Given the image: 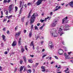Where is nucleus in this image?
<instances>
[{
	"label": "nucleus",
	"mask_w": 73,
	"mask_h": 73,
	"mask_svg": "<svg viewBox=\"0 0 73 73\" xmlns=\"http://www.w3.org/2000/svg\"><path fill=\"white\" fill-rule=\"evenodd\" d=\"M50 35L54 36L56 37L57 36L58 34L56 32V30L55 29H52L51 30H50Z\"/></svg>",
	"instance_id": "obj_1"
},
{
	"label": "nucleus",
	"mask_w": 73,
	"mask_h": 73,
	"mask_svg": "<svg viewBox=\"0 0 73 73\" xmlns=\"http://www.w3.org/2000/svg\"><path fill=\"white\" fill-rule=\"evenodd\" d=\"M36 16H38V14H35V13H34L33 14V15L31 16V19H30V25H32V23H34V21L35 19V17Z\"/></svg>",
	"instance_id": "obj_2"
},
{
	"label": "nucleus",
	"mask_w": 73,
	"mask_h": 73,
	"mask_svg": "<svg viewBox=\"0 0 73 73\" xmlns=\"http://www.w3.org/2000/svg\"><path fill=\"white\" fill-rule=\"evenodd\" d=\"M14 8V6L13 4L9 5V13H12L13 12V9Z\"/></svg>",
	"instance_id": "obj_3"
},
{
	"label": "nucleus",
	"mask_w": 73,
	"mask_h": 73,
	"mask_svg": "<svg viewBox=\"0 0 73 73\" xmlns=\"http://www.w3.org/2000/svg\"><path fill=\"white\" fill-rule=\"evenodd\" d=\"M48 46L49 47V48H50L51 49H52V48H54V46L52 44V42L50 41L49 42V43H48Z\"/></svg>",
	"instance_id": "obj_4"
},
{
	"label": "nucleus",
	"mask_w": 73,
	"mask_h": 73,
	"mask_svg": "<svg viewBox=\"0 0 73 73\" xmlns=\"http://www.w3.org/2000/svg\"><path fill=\"white\" fill-rule=\"evenodd\" d=\"M58 33H60V36H62V34H64V33L63 31H62V29H61V27L58 31Z\"/></svg>",
	"instance_id": "obj_5"
},
{
	"label": "nucleus",
	"mask_w": 73,
	"mask_h": 73,
	"mask_svg": "<svg viewBox=\"0 0 73 73\" xmlns=\"http://www.w3.org/2000/svg\"><path fill=\"white\" fill-rule=\"evenodd\" d=\"M57 22V21H56V20H54V21H53L52 23V24H51V26H52V27H54V26H55Z\"/></svg>",
	"instance_id": "obj_6"
},
{
	"label": "nucleus",
	"mask_w": 73,
	"mask_h": 73,
	"mask_svg": "<svg viewBox=\"0 0 73 73\" xmlns=\"http://www.w3.org/2000/svg\"><path fill=\"white\" fill-rule=\"evenodd\" d=\"M68 18V17H66L65 18H64L62 20V23L63 24L64 23H66L68 22V21L66 19Z\"/></svg>",
	"instance_id": "obj_7"
},
{
	"label": "nucleus",
	"mask_w": 73,
	"mask_h": 73,
	"mask_svg": "<svg viewBox=\"0 0 73 73\" xmlns=\"http://www.w3.org/2000/svg\"><path fill=\"white\" fill-rule=\"evenodd\" d=\"M42 1H43V0H39L37 1L36 3V4L37 5H39L42 3Z\"/></svg>",
	"instance_id": "obj_8"
},
{
	"label": "nucleus",
	"mask_w": 73,
	"mask_h": 73,
	"mask_svg": "<svg viewBox=\"0 0 73 73\" xmlns=\"http://www.w3.org/2000/svg\"><path fill=\"white\" fill-rule=\"evenodd\" d=\"M21 34V33L20 31L17 33L15 34V38H16V37H18Z\"/></svg>",
	"instance_id": "obj_9"
},
{
	"label": "nucleus",
	"mask_w": 73,
	"mask_h": 73,
	"mask_svg": "<svg viewBox=\"0 0 73 73\" xmlns=\"http://www.w3.org/2000/svg\"><path fill=\"white\" fill-rule=\"evenodd\" d=\"M63 52V51L61 49H60L59 50V51H58V53L59 54L61 55V54H62Z\"/></svg>",
	"instance_id": "obj_10"
},
{
	"label": "nucleus",
	"mask_w": 73,
	"mask_h": 73,
	"mask_svg": "<svg viewBox=\"0 0 73 73\" xmlns=\"http://www.w3.org/2000/svg\"><path fill=\"white\" fill-rule=\"evenodd\" d=\"M64 55L65 57V58L70 59V57H69V56L67 55V54H66V53H64Z\"/></svg>",
	"instance_id": "obj_11"
},
{
	"label": "nucleus",
	"mask_w": 73,
	"mask_h": 73,
	"mask_svg": "<svg viewBox=\"0 0 73 73\" xmlns=\"http://www.w3.org/2000/svg\"><path fill=\"white\" fill-rule=\"evenodd\" d=\"M69 5L72 8H73V1H71L69 3Z\"/></svg>",
	"instance_id": "obj_12"
},
{
	"label": "nucleus",
	"mask_w": 73,
	"mask_h": 73,
	"mask_svg": "<svg viewBox=\"0 0 73 73\" xmlns=\"http://www.w3.org/2000/svg\"><path fill=\"white\" fill-rule=\"evenodd\" d=\"M17 42L16 41H14L13 42V43L12 44V46L13 47V46H15Z\"/></svg>",
	"instance_id": "obj_13"
},
{
	"label": "nucleus",
	"mask_w": 73,
	"mask_h": 73,
	"mask_svg": "<svg viewBox=\"0 0 73 73\" xmlns=\"http://www.w3.org/2000/svg\"><path fill=\"white\" fill-rule=\"evenodd\" d=\"M21 38H19V39L18 44L19 46L21 45Z\"/></svg>",
	"instance_id": "obj_14"
},
{
	"label": "nucleus",
	"mask_w": 73,
	"mask_h": 73,
	"mask_svg": "<svg viewBox=\"0 0 73 73\" xmlns=\"http://www.w3.org/2000/svg\"><path fill=\"white\" fill-rule=\"evenodd\" d=\"M2 37L3 38V39L4 41H5L6 40L5 39V36L4 35H3Z\"/></svg>",
	"instance_id": "obj_15"
},
{
	"label": "nucleus",
	"mask_w": 73,
	"mask_h": 73,
	"mask_svg": "<svg viewBox=\"0 0 73 73\" xmlns=\"http://www.w3.org/2000/svg\"><path fill=\"white\" fill-rule=\"evenodd\" d=\"M24 66H21V67L20 68V72L22 71L23 70L24 68Z\"/></svg>",
	"instance_id": "obj_16"
},
{
	"label": "nucleus",
	"mask_w": 73,
	"mask_h": 73,
	"mask_svg": "<svg viewBox=\"0 0 73 73\" xmlns=\"http://www.w3.org/2000/svg\"><path fill=\"white\" fill-rule=\"evenodd\" d=\"M61 8L60 6H59L58 8H56L55 10H54V11H57V10H59V9H60Z\"/></svg>",
	"instance_id": "obj_17"
},
{
	"label": "nucleus",
	"mask_w": 73,
	"mask_h": 73,
	"mask_svg": "<svg viewBox=\"0 0 73 73\" xmlns=\"http://www.w3.org/2000/svg\"><path fill=\"white\" fill-rule=\"evenodd\" d=\"M4 11L6 15H8V10H4Z\"/></svg>",
	"instance_id": "obj_18"
},
{
	"label": "nucleus",
	"mask_w": 73,
	"mask_h": 73,
	"mask_svg": "<svg viewBox=\"0 0 73 73\" xmlns=\"http://www.w3.org/2000/svg\"><path fill=\"white\" fill-rule=\"evenodd\" d=\"M32 10H31L30 11L29 13V15L28 16V18H30V17L31 16V13Z\"/></svg>",
	"instance_id": "obj_19"
},
{
	"label": "nucleus",
	"mask_w": 73,
	"mask_h": 73,
	"mask_svg": "<svg viewBox=\"0 0 73 73\" xmlns=\"http://www.w3.org/2000/svg\"><path fill=\"white\" fill-rule=\"evenodd\" d=\"M23 58L25 62H26L27 60L26 57L25 56H24L23 57Z\"/></svg>",
	"instance_id": "obj_20"
},
{
	"label": "nucleus",
	"mask_w": 73,
	"mask_h": 73,
	"mask_svg": "<svg viewBox=\"0 0 73 73\" xmlns=\"http://www.w3.org/2000/svg\"><path fill=\"white\" fill-rule=\"evenodd\" d=\"M32 33L31 32H30V33H29V37H30V38H31V37L32 36Z\"/></svg>",
	"instance_id": "obj_21"
},
{
	"label": "nucleus",
	"mask_w": 73,
	"mask_h": 73,
	"mask_svg": "<svg viewBox=\"0 0 73 73\" xmlns=\"http://www.w3.org/2000/svg\"><path fill=\"white\" fill-rule=\"evenodd\" d=\"M25 18V17H23V18H21V20L23 22H24V20H25V19L24 18Z\"/></svg>",
	"instance_id": "obj_22"
},
{
	"label": "nucleus",
	"mask_w": 73,
	"mask_h": 73,
	"mask_svg": "<svg viewBox=\"0 0 73 73\" xmlns=\"http://www.w3.org/2000/svg\"><path fill=\"white\" fill-rule=\"evenodd\" d=\"M21 51L22 53H23L24 52V51H25V49L23 48H22L21 49Z\"/></svg>",
	"instance_id": "obj_23"
},
{
	"label": "nucleus",
	"mask_w": 73,
	"mask_h": 73,
	"mask_svg": "<svg viewBox=\"0 0 73 73\" xmlns=\"http://www.w3.org/2000/svg\"><path fill=\"white\" fill-rule=\"evenodd\" d=\"M28 61L29 62H30V63H32L33 62V61L32 60H29Z\"/></svg>",
	"instance_id": "obj_24"
},
{
	"label": "nucleus",
	"mask_w": 73,
	"mask_h": 73,
	"mask_svg": "<svg viewBox=\"0 0 73 73\" xmlns=\"http://www.w3.org/2000/svg\"><path fill=\"white\" fill-rule=\"evenodd\" d=\"M29 72H32V71L31 69H29V70H27V73H29Z\"/></svg>",
	"instance_id": "obj_25"
},
{
	"label": "nucleus",
	"mask_w": 73,
	"mask_h": 73,
	"mask_svg": "<svg viewBox=\"0 0 73 73\" xmlns=\"http://www.w3.org/2000/svg\"><path fill=\"white\" fill-rule=\"evenodd\" d=\"M18 7H17V6H15V12H16L18 10Z\"/></svg>",
	"instance_id": "obj_26"
},
{
	"label": "nucleus",
	"mask_w": 73,
	"mask_h": 73,
	"mask_svg": "<svg viewBox=\"0 0 73 73\" xmlns=\"http://www.w3.org/2000/svg\"><path fill=\"white\" fill-rule=\"evenodd\" d=\"M69 70V68H67L66 69L64 70V72H67V71H68Z\"/></svg>",
	"instance_id": "obj_27"
},
{
	"label": "nucleus",
	"mask_w": 73,
	"mask_h": 73,
	"mask_svg": "<svg viewBox=\"0 0 73 73\" xmlns=\"http://www.w3.org/2000/svg\"><path fill=\"white\" fill-rule=\"evenodd\" d=\"M33 41H32L31 42V44H30V46H33Z\"/></svg>",
	"instance_id": "obj_28"
},
{
	"label": "nucleus",
	"mask_w": 73,
	"mask_h": 73,
	"mask_svg": "<svg viewBox=\"0 0 73 73\" xmlns=\"http://www.w3.org/2000/svg\"><path fill=\"white\" fill-rule=\"evenodd\" d=\"M12 15H9L8 17V19H9V18H11V17H12Z\"/></svg>",
	"instance_id": "obj_29"
},
{
	"label": "nucleus",
	"mask_w": 73,
	"mask_h": 73,
	"mask_svg": "<svg viewBox=\"0 0 73 73\" xmlns=\"http://www.w3.org/2000/svg\"><path fill=\"white\" fill-rule=\"evenodd\" d=\"M41 68L42 69V70L43 69L44 70H45V69L44 66H42Z\"/></svg>",
	"instance_id": "obj_30"
},
{
	"label": "nucleus",
	"mask_w": 73,
	"mask_h": 73,
	"mask_svg": "<svg viewBox=\"0 0 73 73\" xmlns=\"http://www.w3.org/2000/svg\"><path fill=\"white\" fill-rule=\"evenodd\" d=\"M18 26H16V27L15 28V31H16V30H17L18 29Z\"/></svg>",
	"instance_id": "obj_31"
},
{
	"label": "nucleus",
	"mask_w": 73,
	"mask_h": 73,
	"mask_svg": "<svg viewBox=\"0 0 73 73\" xmlns=\"http://www.w3.org/2000/svg\"><path fill=\"white\" fill-rule=\"evenodd\" d=\"M35 30H38V28L36 26H35Z\"/></svg>",
	"instance_id": "obj_32"
},
{
	"label": "nucleus",
	"mask_w": 73,
	"mask_h": 73,
	"mask_svg": "<svg viewBox=\"0 0 73 73\" xmlns=\"http://www.w3.org/2000/svg\"><path fill=\"white\" fill-rule=\"evenodd\" d=\"M23 61L22 60H20V64H22L23 63Z\"/></svg>",
	"instance_id": "obj_33"
},
{
	"label": "nucleus",
	"mask_w": 73,
	"mask_h": 73,
	"mask_svg": "<svg viewBox=\"0 0 73 73\" xmlns=\"http://www.w3.org/2000/svg\"><path fill=\"white\" fill-rule=\"evenodd\" d=\"M33 49L35 50V46H34L33 43Z\"/></svg>",
	"instance_id": "obj_34"
},
{
	"label": "nucleus",
	"mask_w": 73,
	"mask_h": 73,
	"mask_svg": "<svg viewBox=\"0 0 73 73\" xmlns=\"http://www.w3.org/2000/svg\"><path fill=\"white\" fill-rule=\"evenodd\" d=\"M7 0H4V1H3V3H7Z\"/></svg>",
	"instance_id": "obj_35"
},
{
	"label": "nucleus",
	"mask_w": 73,
	"mask_h": 73,
	"mask_svg": "<svg viewBox=\"0 0 73 73\" xmlns=\"http://www.w3.org/2000/svg\"><path fill=\"white\" fill-rule=\"evenodd\" d=\"M31 5V3H28L27 4L28 6H30V5Z\"/></svg>",
	"instance_id": "obj_36"
},
{
	"label": "nucleus",
	"mask_w": 73,
	"mask_h": 73,
	"mask_svg": "<svg viewBox=\"0 0 73 73\" xmlns=\"http://www.w3.org/2000/svg\"><path fill=\"white\" fill-rule=\"evenodd\" d=\"M64 26H61V29H62V30H63V29H64Z\"/></svg>",
	"instance_id": "obj_37"
},
{
	"label": "nucleus",
	"mask_w": 73,
	"mask_h": 73,
	"mask_svg": "<svg viewBox=\"0 0 73 73\" xmlns=\"http://www.w3.org/2000/svg\"><path fill=\"white\" fill-rule=\"evenodd\" d=\"M54 57L55 58H56V59H58V57L57 56H55Z\"/></svg>",
	"instance_id": "obj_38"
},
{
	"label": "nucleus",
	"mask_w": 73,
	"mask_h": 73,
	"mask_svg": "<svg viewBox=\"0 0 73 73\" xmlns=\"http://www.w3.org/2000/svg\"><path fill=\"white\" fill-rule=\"evenodd\" d=\"M25 49L27 51H28V49L27 47V46H25Z\"/></svg>",
	"instance_id": "obj_39"
},
{
	"label": "nucleus",
	"mask_w": 73,
	"mask_h": 73,
	"mask_svg": "<svg viewBox=\"0 0 73 73\" xmlns=\"http://www.w3.org/2000/svg\"><path fill=\"white\" fill-rule=\"evenodd\" d=\"M17 68H15V69L14 70V72H16V71H17Z\"/></svg>",
	"instance_id": "obj_40"
},
{
	"label": "nucleus",
	"mask_w": 73,
	"mask_h": 73,
	"mask_svg": "<svg viewBox=\"0 0 73 73\" xmlns=\"http://www.w3.org/2000/svg\"><path fill=\"white\" fill-rule=\"evenodd\" d=\"M43 28V26L40 27L39 29L40 30H42Z\"/></svg>",
	"instance_id": "obj_41"
},
{
	"label": "nucleus",
	"mask_w": 73,
	"mask_h": 73,
	"mask_svg": "<svg viewBox=\"0 0 73 73\" xmlns=\"http://www.w3.org/2000/svg\"><path fill=\"white\" fill-rule=\"evenodd\" d=\"M68 26H69L68 25H65V27H68Z\"/></svg>",
	"instance_id": "obj_42"
},
{
	"label": "nucleus",
	"mask_w": 73,
	"mask_h": 73,
	"mask_svg": "<svg viewBox=\"0 0 73 73\" xmlns=\"http://www.w3.org/2000/svg\"><path fill=\"white\" fill-rule=\"evenodd\" d=\"M6 21H7V19H4V20L3 21V22H5Z\"/></svg>",
	"instance_id": "obj_43"
},
{
	"label": "nucleus",
	"mask_w": 73,
	"mask_h": 73,
	"mask_svg": "<svg viewBox=\"0 0 73 73\" xmlns=\"http://www.w3.org/2000/svg\"><path fill=\"white\" fill-rule=\"evenodd\" d=\"M47 55H44L43 56H42V58H43L44 57H45Z\"/></svg>",
	"instance_id": "obj_44"
},
{
	"label": "nucleus",
	"mask_w": 73,
	"mask_h": 73,
	"mask_svg": "<svg viewBox=\"0 0 73 73\" xmlns=\"http://www.w3.org/2000/svg\"><path fill=\"white\" fill-rule=\"evenodd\" d=\"M28 22H26V26H27L28 25Z\"/></svg>",
	"instance_id": "obj_45"
},
{
	"label": "nucleus",
	"mask_w": 73,
	"mask_h": 73,
	"mask_svg": "<svg viewBox=\"0 0 73 73\" xmlns=\"http://www.w3.org/2000/svg\"><path fill=\"white\" fill-rule=\"evenodd\" d=\"M72 52H68V54L69 55H70L71 53H72Z\"/></svg>",
	"instance_id": "obj_46"
},
{
	"label": "nucleus",
	"mask_w": 73,
	"mask_h": 73,
	"mask_svg": "<svg viewBox=\"0 0 73 73\" xmlns=\"http://www.w3.org/2000/svg\"><path fill=\"white\" fill-rule=\"evenodd\" d=\"M40 25V23H38L37 24V25L38 26H39V25Z\"/></svg>",
	"instance_id": "obj_47"
},
{
	"label": "nucleus",
	"mask_w": 73,
	"mask_h": 73,
	"mask_svg": "<svg viewBox=\"0 0 73 73\" xmlns=\"http://www.w3.org/2000/svg\"><path fill=\"white\" fill-rule=\"evenodd\" d=\"M50 15H52L53 14V12L52 11H51V12H50Z\"/></svg>",
	"instance_id": "obj_48"
},
{
	"label": "nucleus",
	"mask_w": 73,
	"mask_h": 73,
	"mask_svg": "<svg viewBox=\"0 0 73 73\" xmlns=\"http://www.w3.org/2000/svg\"><path fill=\"white\" fill-rule=\"evenodd\" d=\"M9 30H8L7 31V34H9Z\"/></svg>",
	"instance_id": "obj_49"
},
{
	"label": "nucleus",
	"mask_w": 73,
	"mask_h": 73,
	"mask_svg": "<svg viewBox=\"0 0 73 73\" xmlns=\"http://www.w3.org/2000/svg\"><path fill=\"white\" fill-rule=\"evenodd\" d=\"M11 0H8L7 1V3H10V2Z\"/></svg>",
	"instance_id": "obj_50"
},
{
	"label": "nucleus",
	"mask_w": 73,
	"mask_h": 73,
	"mask_svg": "<svg viewBox=\"0 0 73 73\" xmlns=\"http://www.w3.org/2000/svg\"><path fill=\"white\" fill-rule=\"evenodd\" d=\"M25 7V8H27V4H25L24 5Z\"/></svg>",
	"instance_id": "obj_51"
},
{
	"label": "nucleus",
	"mask_w": 73,
	"mask_h": 73,
	"mask_svg": "<svg viewBox=\"0 0 73 73\" xmlns=\"http://www.w3.org/2000/svg\"><path fill=\"white\" fill-rule=\"evenodd\" d=\"M1 15H3V12L2 11H1Z\"/></svg>",
	"instance_id": "obj_52"
},
{
	"label": "nucleus",
	"mask_w": 73,
	"mask_h": 73,
	"mask_svg": "<svg viewBox=\"0 0 73 73\" xmlns=\"http://www.w3.org/2000/svg\"><path fill=\"white\" fill-rule=\"evenodd\" d=\"M38 63H36V64H35V66H37L38 65Z\"/></svg>",
	"instance_id": "obj_53"
},
{
	"label": "nucleus",
	"mask_w": 73,
	"mask_h": 73,
	"mask_svg": "<svg viewBox=\"0 0 73 73\" xmlns=\"http://www.w3.org/2000/svg\"><path fill=\"white\" fill-rule=\"evenodd\" d=\"M24 33H26L27 32V30H24Z\"/></svg>",
	"instance_id": "obj_54"
},
{
	"label": "nucleus",
	"mask_w": 73,
	"mask_h": 73,
	"mask_svg": "<svg viewBox=\"0 0 73 73\" xmlns=\"http://www.w3.org/2000/svg\"><path fill=\"white\" fill-rule=\"evenodd\" d=\"M1 45L2 47H3V43H1Z\"/></svg>",
	"instance_id": "obj_55"
},
{
	"label": "nucleus",
	"mask_w": 73,
	"mask_h": 73,
	"mask_svg": "<svg viewBox=\"0 0 73 73\" xmlns=\"http://www.w3.org/2000/svg\"><path fill=\"white\" fill-rule=\"evenodd\" d=\"M41 22H43L44 21V19H42L41 20Z\"/></svg>",
	"instance_id": "obj_56"
},
{
	"label": "nucleus",
	"mask_w": 73,
	"mask_h": 73,
	"mask_svg": "<svg viewBox=\"0 0 73 73\" xmlns=\"http://www.w3.org/2000/svg\"><path fill=\"white\" fill-rule=\"evenodd\" d=\"M68 29H64V31H67V30H68Z\"/></svg>",
	"instance_id": "obj_57"
},
{
	"label": "nucleus",
	"mask_w": 73,
	"mask_h": 73,
	"mask_svg": "<svg viewBox=\"0 0 73 73\" xmlns=\"http://www.w3.org/2000/svg\"><path fill=\"white\" fill-rule=\"evenodd\" d=\"M33 25H32L31 26V29H33Z\"/></svg>",
	"instance_id": "obj_58"
},
{
	"label": "nucleus",
	"mask_w": 73,
	"mask_h": 73,
	"mask_svg": "<svg viewBox=\"0 0 73 73\" xmlns=\"http://www.w3.org/2000/svg\"><path fill=\"white\" fill-rule=\"evenodd\" d=\"M4 53L5 54H7V51H5V52Z\"/></svg>",
	"instance_id": "obj_59"
},
{
	"label": "nucleus",
	"mask_w": 73,
	"mask_h": 73,
	"mask_svg": "<svg viewBox=\"0 0 73 73\" xmlns=\"http://www.w3.org/2000/svg\"><path fill=\"white\" fill-rule=\"evenodd\" d=\"M43 43H44V42L43 41H42V42H41V44H42Z\"/></svg>",
	"instance_id": "obj_60"
},
{
	"label": "nucleus",
	"mask_w": 73,
	"mask_h": 73,
	"mask_svg": "<svg viewBox=\"0 0 73 73\" xmlns=\"http://www.w3.org/2000/svg\"><path fill=\"white\" fill-rule=\"evenodd\" d=\"M42 72H45V70H44V69H43V70H42Z\"/></svg>",
	"instance_id": "obj_61"
},
{
	"label": "nucleus",
	"mask_w": 73,
	"mask_h": 73,
	"mask_svg": "<svg viewBox=\"0 0 73 73\" xmlns=\"http://www.w3.org/2000/svg\"><path fill=\"white\" fill-rule=\"evenodd\" d=\"M70 61H71V62H72L73 63V60H70Z\"/></svg>",
	"instance_id": "obj_62"
},
{
	"label": "nucleus",
	"mask_w": 73,
	"mask_h": 73,
	"mask_svg": "<svg viewBox=\"0 0 73 73\" xmlns=\"http://www.w3.org/2000/svg\"><path fill=\"white\" fill-rule=\"evenodd\" d=\"M61 66L60 65H59V66L58 67V69H59V68H60Z\"/></svg>",
	"instance_id": "obj_63"
},
{
	"label": "nucleus",
	"mask_w": 73,
	"mask_h": 73,
	"mask_svg": "<svg viewBox=\"0 0 73 73\" xmlns=\"http://www.w3.org/2000/svg\"><path fill=\"white\" fill-rule=\"evenodd\" d=\"M30 56H31V57H33L34 56V55H30Z\"/></svg>",
	"instance_id": "obj_64"
}]
</instances>
